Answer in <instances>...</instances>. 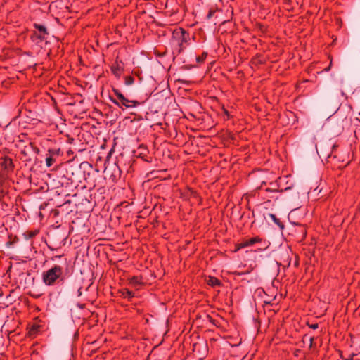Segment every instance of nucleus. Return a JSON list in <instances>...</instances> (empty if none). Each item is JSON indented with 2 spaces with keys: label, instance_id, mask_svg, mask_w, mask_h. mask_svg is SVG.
<instances>
[{
  "label": "nucleus",
  "instance_id": "39448f33",
  "mask_svg": "<svg viewBox=\"0 0 360 360\" xmlns=\"http://www.w3.org/2000/svg\"><path fill=\"white\" fill-rule=\"evenodd\" d=\"M113 94L116 96L117 99L110 96V100L120 108L125 107L126 108L136 107L141 104L136 100H129L118 89L113 88Z\"/></svg>",
  "mask_w": 360,
  "mask_h": 360
},
{
  "label": "nucleus",
  "instance_id": "ddd939ff",
  "mask_svg": "<svg viewBox=\"0 0 360 360\" xmlns=\"http://www.w3.org/2000/svg\"><path fill=\"white\" fill-rule=\"evenodd\" d=\"M270 187H268L266 188H265V192L266 193H282L283 192V190H279L278 189V183L276 181V182H271L270 184Z\"/></svg>",
  "mask_w": 360,
  "mask_h": 360
},
{
  "label": "nucleus",
  "instance_id": "f8f14e48",
  "mask_svg": "<svg viewBox=\"0 0 360 360\" xmlns=\"http://www.w3.org/2000/svg\"><path fill=\"white\" fill-rule=\"evenodd\" d=\"M117 293H119L122 297L127 298L129 301H131L134 297V292L127 288L120 289L118 290Z\"/></svg>",
  "mask_w": 360,
  "mask_h": 360
},
{
  "label": "nucleus",
  "instance_id": "c85d7f7f",
  "mask_svg": "<svg viewBox=\"0 0 360 360\" xmlns=\"http://www.w3.org/2000/svg\"><path fill=\"white\" fill-rule=\"evenodd\" d=\"M224 113L229 117V113L228 110H226V109H224Z\"/></svg>",
  "mask_w": 360,
  "mask_h": 360
},
{
  "label": "nucleus",
  "instance_id": "9b49d317",
  "mask_svg": "<svg viewBox=\"0 0 360 360\" xmlns=\"http://www.w3.org/2000/svg\"><path fill=\"white\" fill-rule=\"evenodd\" d=\"M122 62L118 61L117 60L112 65L110 70L112 73L119 79L123 72V67L121 65Z\"/></svg>",
  "mask_w": 360,
  "mask_h": 360
},
{
  "label": "nucleus",
  "instance_id": "bb28decb",
  "mask_svg": "<svg viewBox=\"0 0 360 360\" xmlns=\"http://www.w3.org/2000/svg\"><path fill=\"white\" fill-rule=\"evenodd\" d=\"M331 65H332V60H330V63L329 66H328V67H327V68H326L324 69V70H325V71H326V72L329 71V70H330V68H331Z\"/></svg>",
  "mask_w": 360,
  "mask_h": 360
},
{
  "label": "nucleus",
  "instance_id": "7c9ffc66",
  "mask_svg": "<svg viewBox=\"0 0 360 360\" xmlns=\"http://www.w3.org/2000/svg\"><path fill=\"white\" fill-rule=\"evenodd\" d=\"M308 338V335L306 334L303 336V340Z\"/></svg>",
  "mask_w": 360,
  "mask_h": 360
},
{
  "label": "nucleus",
  "instance_id": "72a5a7b5",
  "mask_svg": "<svg viewBox=\"0 0 360 360\" xmlns=\"http://www.w3.org/2000/svg\"><path fill=\"white\" fill-rule=\"evenodd\" d=\"M263 184H266V182H265V181H263V182L262 183V185H261V186H260V188H262Z\"/></svg>",
  "mask_w": 360,
  "mask_h": 360
},
{
  "label": "nucleus",
  "instance_id": "423d86ee",
  "mask_svg": "<svg viewBox=\"0 0 360 360\" xmlns=\"http://www.w3.org/2000/svg\"><path fill=\"white\" fill-rule=\"evenodd\" d=\"M39 153V149L32 142L28 143L21 150L22 158L25 162H32Z\"/></svg>",
  "mask_w": 360,
  "mask_h": 360
},
{
  "label": "nucleus",
  "instance_id": "6ab92c4d",
  "mask_svg": "<svg viewBox=\"0 0 360 360\" xmlns=\"http://www.w3.org/2000/svg\"><path fill=\"white\" fill-rule=\"evenodd\" d=\"M134 78L131 76V75H129V76H127L125 77L124 78V84L127 85V86H129V85H131L134 84Z\"/></svg>",
  "mask_w": 360,
  "mask_h": 360
},
{
  "label": "nucleus",
  "instance_id": "f03ea898",
  "mask_svg": "<svg viewBox=\"0 0 360 360\" xmlns=\"http://www.w3.org/2000/svg\"><path fill=\"white\" fill-rule=\"evenodd\" d=\"M63 267L59 265H53L50 269L42 272L41 279L46 286H53L59 282H63Z\"/></svg>",
  "mask_w": 360,
  "mask_h": 360
},
{
  "label": "nucleus",
  "instance_id": "5701e85b",
  "mask_svg": "<svg viewBox=\"0 0 360 360\" xmlns=\"http://www.w3.org/2000/svg\"><path fill=\"white\" fill-rule=\"evenodd\" d=\"M6 193L3 191V189L0 188V200H1L4 196Z\"/></svg>",
  "mask_w": 360,
  "mask_h": 360
},
{
  "label": "nucleus",
  "instance_id": "aec40b11",
  "mask_svg": "<svg viewBox=\"0 0 360 360\" xmlns=\"http://www.w3.org/2000/svg\"><path fill=\"white\" fill-rule=\"evenodd\" d=\"M266 197L272 199H278L277 193H266Z\"/></svg>",
  "mask_w": 360,
  "mask_h": 360
},
{
  "label": "nucleus",
  "instance_id": "a211bd4d",
  "mask_svg": "<svg viewBox=\"0 0 360 360\" xmlns=\"http://www.w3.org/2000/svg\"><path fill=\"white\" fill-rule=\"evenodd\" d=\"M207 56V52H203L200 56H198L196 57V61L198 63H202L205 60Z\"/></svg>",
  "mask_w": 360,
  "mask_h": 360
},
{
  "label": "nucleus",
  "instance_id": "1a4fd4ad",
  "mask_svg": "<svg viewBox=\"0 0 360 360\" xmlns=\"http://www.w3.org/2000/svg\"><path fill=\"white\" fill-rule=\"evenodd\" d=\"M33 26L39 32V34L37 32H34L33 34L41 41L45 40L46 37L49 35L47 28L44 25L38 23H34Z\"/></svg>",
  "mask_w": 360,
  "mask_h": 360
},
{
  "label": "nucleus",
  "instance_id": "dca6fc26",
  "mask_svg": "<svg viewBox=\"0 0 360 360\" xmlns=\"http://www.w3.org/2000/svg\"><path fill=\"white\" fill-rule=\"evenodd\" d=\"M269 217L272 219V221L281 229L284 228V224L281 221L280 219L277 218L276 216L274 214H269Z\"/></svg>",
  "mask_w": 360,
  "mask_h": 360
},
{
  "label": "nucleus",
  "instance_id": "f3484780",
  "mask_svg": "<svg viewBox=\"0 0 360 360\" xmlns=\"http://www.w3.org/2000/svg\"><path fill=\"white\" fill-rule=\"evenodd\" d=\"M39 233L38 230H34V231H27L25 232V235L28 238H32L35 237Z\"/></svg>",
  "mask_w": 360,
  "mask_h": 360
},
{
  "label": "nucleus",
  "instance_id": "412c9836",
  "mask_svg": "<svg viewBox=\"0 0 360 360\" xmlns=\"http://www.w3.org/2000/svg\"><path fill=\"white\" fill-rule=\"evenodd\" d=\"M356 356L354 353H352L349 354V356L347 358H345V360H353L354 357Z\"/></svg>",
  "mask_w": 360,
  "mask_h": 360
},
{
  "label": "nucleus",
  "instance_id": "6e6552de",
  "mask_svg": "<svg viewBox=\"0 0 360 360\" xmlns=\"http://www.w3.org/2000/svg\"><path fill=\"white\" fill-rule=\"evenodd\" d=\"M262 240V239L259 236H255L248 239H244L243 241L236 245L235 251H238L242 248L252 245L255 243H260Z\"/></svg>",
  "mask_w": 360,
  "mask_h": 360
},
{
  "label": "nucleus",
  "instance_id": "0eeeda50",
  "mask_svg": "<svg viewBox=\"0 0 360 360\" xmlns=\"http://www.w3.org/2000/svg\"><path fill=\"white\" fill-rule=\"evenodd\" d=\"M60 155V148H49L46 155V165L48 167H51L56 162V158Z\"/></svg>",
  "mask_w": 360,
  "mask_h": 360
},
{
  "label": "nucleus",
  "instance_id": "4be33fe9",
  "mask_svg": "<svg viewBox=\"0 0 360 360\" xmlns=\"http://www.w3.org/2000/svg\"><path fill=\"white\" fill-rule=\"evenodd\" d=\"M308 326L310 328H312L314 330L317 329L319 328L318 323L308 324Z\"/></svg>",
  "mask_w": 360,
  "mask_h": 360
},
{
  "label": "nucleus",
  "instance_id": "a878e982",
  "mask_svg": "<svg viewBox=\"0 0 360 360\" xmlns=\"http://www.w3.org/2000/svg\"><path fill=\"white\" fill-rule=\"evenodd\" d=\"M82 294V287H80L78 290H77V296L79 297L81 296Z\"/></svg>",
  "mask_w": 360,
  "mask_h": 360
},
{
  "label": "nucleus",
  "instance_id": "cd10ccee",
  "mask_svg": "<svg viewBox=\"0 0 360 360\" xmlns=\"http://www.w3.org/2000/svg\"><path fill=\"white\" fill-rule=\"evenodd\" d=\"M214 13V11H210L209 12V13L207 14V18H210Z\"/></svg>",
  "mask_w": 360,
  "mask_h": 360
},
{
  "label": "nucleus",
  "instance_id": "9d476101",
  "mask_svg": "<svg viewBox=\"0 0 360 360\" xmlns=\"http://www.w3.org/2000/svg\"><path fill=\"white\" fill-rule=\"evenodd\" d=\"M0 165L1 169L6 172H12L14 169L13 160L8 156L1 158Z\"/></svg>",
  "mask_w": 360,
  "mask_h": 360
},
{
  "label": "nucleus",
  "instance_id": "7ed1b4c3",
  "mask_svg": "<svg viewBox=\"0 0 360 360\" xmlns=\"http://www.w3.org/2000/svg\"><path fill=\"white\" fill-rule=\"evenodd\" d=\"M172 41L179 46V52H181L188 44L190 34L181 27L176 28L172 32Z\"/></svg>",
  "mask_w": 360,
  "mask_h": 360
},
{
  "label": "nucleus",
  "instance_id": "f257e3e1",
  "mask_svg": "<svg viewBox=\"0 0 360 360\" xmlns=\"http://www.w3.org/2000/svg\"><path fill=\"white\" fill-rule=\"evenodd\" d=\"M72 176V172L69 173L66 169L60 168L56 172L50 174L49 178L51 179L54 188H61L60 192L69 196L77 187V181Z\"/></svg>",
  "mask_w": 360,
  "mask_h": 360
},
{
  "label": "nucleus",
  "instance_id": "4468645a",
  "mask_svg": "<svg viewBox=\"0 0 360 360\" xmlns=\"http://www.w3.org/2000/svg\"><path fill=\"white\" fill-rule=\"evenodd\" d=\"M129 283L131 285H132L134 287L143 284L142 277L134 276L129 279Z\"/></svg>",
  "mask_w": 360,
  "mask_h": 360
},
{
  "label": "nucleus",
  "instance_id": "473e14b6",
  "mask_svg": "<svg viewBox=\"0 0 360 360\" xmlns=\"http://www.w3.org/2000/svg\"><path fill=\"white\" fill-rule=\"evenodd\" d=\"M79 308L83 309L84 307V304L79 305Z\"/></svg>",
  "mask_w": 360,
  "mask_h": 360
},
{
  "label": "nucleus",
  "instance_id": "20e7f679",
  "mask_svg": "<svg viewBox=\"0 0 360 360\" xmlns=\"http://www.w3.org/2000/svg\"><path fill=\"white\" fill-rule=\"evenodd\" d=\"M335 148V146H333ZM328 161L333 162L338 168H344L350 162L349 153L345 151L342 153L338 152L333 148L332 152L328 155Z\"/></svg>",
  "mask_w": 360,
  "mask_h": 360
},
{
  "label": "nucleus",
  "instance_id": "2eb2a0df",
  "mask_svg": "<svg viewBox=\"0 0 360 360\" xmlns=\"http://www.w3.org/2000/svg\"><path fill=\"white\" fill-rule=\"evenodd\" d=\"M207 285L212 287L221 286V282L219 279L214 276H209L207 280Z\"/></svg>",
  "mask_w": 360,
  "mask_h": 360
},
{
  "label": "nucleus",
  "instance_id": "393cba45",
  "mask_svg": "<svg viewBox=\"0 0 360 360\" xmlns=\"http://www.w3.org/2000/svg\"><path fill=\"white\" fill-rule=\"evenodd\" d=\"M63 257V255H55V256H53L51 259V260H55L56 259H58V258H60Z\"/></svg>",
  "mask_w": 360,
  "mask_h": 360
},
{
  "label": "nucleus",
  "instance_id": "c756f323",
  "mask_svg": "<svg viewBox=\"0 0 360 360\" xmlns=\"http://www.w3.org/2000/svg\"><path fill=\"white\" fill-rule=\"evenodd\" d=\"M264 302L265 304H270V303H271V302H270V301H267V300H264Z\"/></svg>",
  "mask_w": 360,
  "mask_h": 360
},
{
  "label": "nucleus",
  "instance_id": "b1692460",
  "mask_svg": "<svg viewBox=\"0 0 360 360\" xmlns=\"http://www.w3.org/2000/svg\"><path fill=\"white\" fill-rule=\"evenodd\" d=\"M309 347H312L313 346V342H314V338L313 337H309Z\"/></svg>",
  "mask_w": 360,
  "mask_h": 360
},
{
  "label": "nucleus",
  "instance_id": "2f4dec72",
  "mask_svg": "<svg viewBox=\"0 0 360 360\" xmlns=\"http://www.w3.org/2000/svg\"><path fill=\"white\" fill-rule=\"evenodd\" d=\"M68 140H69V143H72V141H74V139L72 138V139H69Z\"/></svg>",
  "mask_w": 360,
  "mask_h": 360
}]
</instances>
